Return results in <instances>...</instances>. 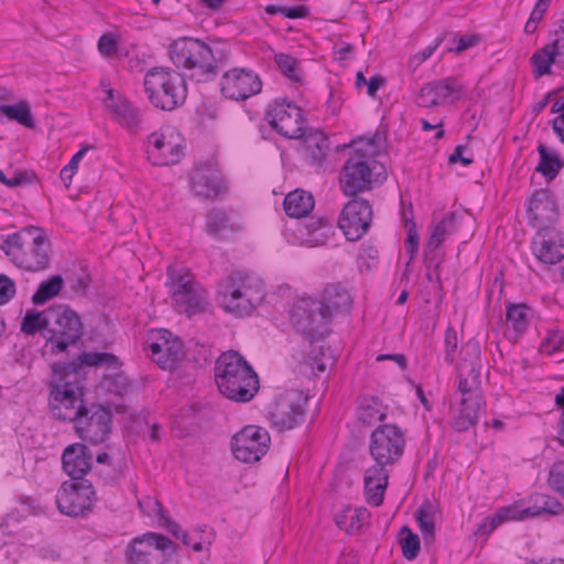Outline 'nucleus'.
Instances as JSON below:
<instances>
[{"instance_id": "nucleus-2", "label": "nucleus", "mask_w": 564, "mask_h": 564, "mask_svg": "<svg viewBox=\"0 0 564 564\" xmlns=\"http://www.w3.org/2000/svg\"><path fill=\"white\" fill-rule=\"evenodd\" d=\"M170 57L177 68L189 70L192 79L204 83L216 78L218 69L228 61V52L198 39L181 37L171 44Z\"/></svg>"}, {"instance_id": "nucleus-42", "label": "nucleus", "mask_w": 564, "mask_h": 564, "mask_svg": "<svg viewBox=\"0 0 564 564\" xmlns=\"http://www.w3.org/2000/svg\"><path fill=\"white\" fill-rule=\"evenodd\" d=\"M1 115L25 128L34 127L31 106L26 100H20L13 105L7 104L6 107H1Z\"/></svg>"}, {"instance_id": "nucleus-62", "label": "nucleus", "mask_w": 564, "mask_h": 564, "mask_svg": "<svg viewBox=\"0 0 564 564\" xmlns=\"http://www.w3.org/2000/svg\"><path fill=\"white\" fill-rule=\"evenodd\" d=\"M562 33L556 40H554L550 45L556 52L557 55V66L564 69V20L562 21L560 29L555 31V34Z\"/></svg>"}, {"instance_id": "nucleus-38", "label": "nucleus", "mask_w": 564, "mask_h": 564, "mask_svg": "<svg viewBox=\"0 0 564 564\" xmlns=\"http://www.w3.org/2000/svg\"><path fill=\"white\" fill-rule=\"evenodd\" d=\"M429 84L438 99V105L444 104L449 98L457 100L463 95V86L454 77L432 80Z\"/></svg>"}, {"instance_id": "nucleus-40", "label": "nucleus", "mask_w": 564, "mask_h": 564, "mask_svg": "<svg viewBox=\"0 0 564 564\" xmlns=\"http://www.w3.org/2000/svg\"><path fill=\"white\" fill-rule=\"evenodd\" d=\"M533 74L536 78L551 74V66L557 65V55L552 46L546 44L542 48L535 51L531 56Z\"/></svg>"}, {"instance_id": "nucleus-33", "label": "nucleus", "mask_w": 564, "mask_h": 564, "mask_svg": "<svg viewBox=\"0 0 564 564\" xmlns=\"http://www.w3.org/2000/svg\"><path fill=\"white\" fill-rule=\"evenodd\" d=\"M138 506L148 516L156 514L159 525L166 529L172 535L178 538L180 525L170 518L160 500L150 496L138 501Z\"/></svg>"}, {"instance_id": "nucleus-47", "label": "nucleus", "mask_w": 564, "mask_h": 564, "mask_svg": "<svg viewBox=\"0 0 564 564\" xmlns=\"http://www.w3.org/2000/svg\"><path fill=\"white\" fill-rule=\"evenodd\" d=\"M386 416V410L379 399L375 397L369 404L360 409L358 417L364 424L371 425L375 422L383 421Z\"/></svg>"}, {"instance_id": "nucleus-14", "label": "nucleus", "mask_w": 564, "mask_h": 564, "mask_svg": "<svg viewBox=\"0 0 564 564\" xmlns=\"http://www.w3.org/2000/svg\"><path fill=\"white\" fill-rule=\"evenodd\" d=\"M265 119L285 139H301L306 131L302 109L285 98L269 104Z\"/></svg>"}, {"instance_id": "nucleus-26", "label": "nucleus", "mask_w": 564, "mask_h": 564, "mask_svg": "<svg viewBox=\"0 0 564 564\" xmlns=\"http://www.w3.org/2000/svg\"><path fill=\"white\" fill-rule=\"evenodd\" d=\"M113 89L107 90L105 106L113 115L118 123L129 132L135 133L142 122V113L140 109L134 107L127 98L113 96Z\"/></svg>"}, {"instance_id": "nucleus-5", "label": "nucleus", "mask_w": 564, "mask_h": 564, "mask_svg": "<svg viewBox=\"0 0 564 564\" xmlns=\"http://www.w3.org/2000/svg\"><path fill=\"white\" fill-rule=\"evenodd\" d=\"M217 295L226 312L237 316L250 315L264 299L261 282L242 272H232L218 284Z\"/></svg>"}, {"instance_id": "nucleus-35", "label": "nucleus", "mask_w": 564, "mask_h": 564, "mask_svg": "<svg viewBox=\"0 0 564 564\" xmlns=\"http://www.w3.org/2000/svg\"><path fill=\"white\" fill-rule=\"evenodd\" d=\"M540 155V162L536 166V171L540 172L547 181L554 180L560 170L564 166V161L555 152L549 150V148L542 143L538 147Z\"/></svg>"}, {"instance_id": "nucleus-19", "label": "nucleus", "mask_w": 564, "mask_h": 564, "mask_svg": "<svg viewBox=\"0 0 564 564\" xmlns=\"http://www.w3.org/2000/svg\"><path fill=\"white\" fill-rule=\"evenodd\" d=\"M262 89L258 74L247 68H232L226 72L220 80L221 94L231 100H246Z\"/></svg>"}, {"instance_id": "nucleus-50", "label": "nucleus", "mask_w": 564, "mask_h": 564, "mask_svg": "<svg viewBox=\"0 0 564 564\" xmlns=\"http://www.w3.org/2000/svg\"><path fill=\"white\" fill-rule=\"evenodd\" d=\"M547 482L564 499V460H558L552 465Z\"/></svg>"}, {"instance_id": "nucleus-13", "label": "nucleus", "mask_w": 564, "mask_h": 564, "mask_svg": "<svg viewBox=\"0 0 564 564\" xmlns=\"http://www.w3.org/2000/svg\"><path fill=\"white\" fill-rule=\"evenodd\" d=\"M378 180L373 178L369 158L361 151H355L345 162L339 176V185L347 197H357L369 192Z\"/></svg>"}, {"instance_id": "nucleus-22", "label": "nucleus", "mask_w": 564, "mask_h": 564, "mask_svg": "<svg viewBox=\"0 0 564 564\" xmlns=\"http://www.w3.org/2000/svg\"><path fill=\"white\" fill-rule=\"evenodd\" d=\"M534 256L545 264H556L564 259V234L554 226L539 228L532 239Z\"/></svg>"}, {"instance_id": "nucleus-21", "label": "nucleus", "mask_w": 564, "mask_h": 564, "mask_svg": "<svg viewBox=\"0 0 564 564\" xmlns=\"http://www.w3.org/2000/svg\"><path fill=\"white\" fill-rule=\"evenodd\" d=\"M189 182L194 195L204 199H215L227 189L220 171L212 163L195 165L189 173Z\"/></svg>"}, {"instance_id": "nucleus-46", "label": "nucleus", "mask_w": 564, "mask_h": 564, "mask_svg": "<svg viewBox=\"0 0 564 564\" xmlns=\"http://www.w3.org/2000/svg\"><path fill=\"white\" fill-rule=\"evenodd\" d=\"M274 61L281 73L290 80L295 83H300L302 80L299 62L295 57L290 54L280 53L275 55Z\"/></svg>"}, {"instance_id": "nucleus-17", "label": "nucleus", "mask_w": 564, "mask_h": 564, "mask_svg": "<svg viewBox=\"0 0 564 564\" xmlns=\"http://www.w3.org/2000/svg\"><path fill=\"white\" fill-rule=\"evenodd\" d=\"M372 217L373 212L369 200L357 196L350 197L344 205L337 223L348 241H357L368 232Z\"/></svg>"}, {"instance_id": "nucleus-52", "label": "nucleus", "mask_w": 564, "mask_h": 564, "mask_svg": "<svg viewBox=\"0 0 564 564\" xmlns=\"http://www.w3.org/2000/svg\"><path fill=\"white\" fill-rule=\"evenodd\" d=\"M91 478H97L105 485H112L119 477V471L112 466H93Z\"/></svg>"}, {"instance_id": "nucleus-15", "label": "nucleus", "mask_w": 564, "mask_h": 564, "mask_svg": "<svg viewBox=\"0 0 564 564\" xmlns=\"http://www.w3.org/2000/svg\"><path fill=\"white\" fill-rule=\"evenodd\" d=\"M307 398L297 390H289L280 394L269 406L272 426L280 432L300 425L306 415Z\"/></svg>"}, {"instance_id": "nucleus-11", "label": "nucleus", "mask_w": 564, "mask_h": 564, "mask_svg": "<svg viewBox=\"0 0 564 564\" xmlns=\"http://www.w3.org/2000/svg\"><path fill=\"white\" fill-rule=\"evenodd\" d=\"M404 447V432L394 424H381L370 435L369 452L377 466L394 465L402 457Z\"/></svg>"}, {"instance_id": "nucleus-51", "label": "nucleus", "mask_w": 564, "mask_h": 564, "mask_svg": "<svg viewBox=\"0 0 564 564\" xmlns=\"http://www.w3.org/2000/svg\"><path fill=\"white\" fill-rule=\"evenodd\" d=\"M444 346H445V362L448 365L454 364L456 359V351L458 346L457 332L452 326L448 325L445 335H444Z\"/></svg>"}, {"instance_id": "nucleus-58", "label": "nucleus", "mask_w": 564, "mask_h": 564, "mask_svg": "<svg viewBox=\"0 0 564 564\" xmlns=\"http://www.w3.org/2000/svg\"><path fill=\"white\" fill-rule=\"evenodd\" d=\"M98 50L101 54L111 56L117 53L118 42L113 35L106 33L99 37Z\"/></svg>"}, {"instance_id": "nucleus-54", "label": "nucleus", "mask_w": 564, "mask_h": 564, "mask_svg": "<svg viewBox=\"0 0 564 564\" xmlns=\"http://www.w3.org/2000/svg\"><path fill=\"white\" fill-rule=\"evenodd\" d=\"M482 37L480 34H467L462 35L457 39V46L449 47L448 52H454L456 54H460L462 52L477 46L481 42Z\"/></svg>"}, {"instance_id": "nucleus-57", "label": "nucleus", "mask_w": 564, "mask_h": 564, "mask_svg": "<svg viewBox=\"0 0 564 564\" xmlns=\"http://www.w3.org/2000/svg\"><path fill=\"white\" fill-rule=\"evenodd\" d=\"M438 99L436 98L435 93L432 90L429 83L424 84L420 90L417 105L420 107L432 108L438 106Z\"/></svg>"}, {"instance_id": "nucleus-8", "label": "nucleus", "mask_w": 564, "mask_h": 564, "mask_svg": "<svg viewBox=\"0 0 564 564\" xmlns=\"http://www.w3.org/2000/svg\"><path fill=\"white\" fill-rule=\"evenodd\" d=\"M166 275L165 285L180 312L191 317L205 311L206 291L187 269L169 267Z\"/></svg>"}, {"instance_id": "nucleus-16", "label": "nucleus", "mask_w": 564, "mask_h": 564, "mask_svg": "<svg viewBox=\"0 0 564 564\" xmlns=\"http://www.w3.org/2000/svg\"><path fill=\"white\" fill-rule=\"evenodd\" d=\"M172 549L173 553L176 545L167 536L147 532L141 536L134 538L127 546L126 557L128 564H164L165 552Z\"/></svg>"}, {"instance_id": "nucleus-34", "label": "nucleus", "mask_w": 564, "mask_h": 564, "mask_svg": "<svg viewBox=\"0 0 564 564\" xmlns=\"http://www.w3.org/2000/svg\"><path fill=\"white\" fill-rule=\"evenodd\" d=\"M456 220L457 213L451 212L446 217H444L437 225H435L432 228L430 238L424 246V257L426 262L432 263L434 261V257L430 258V254L434 253L435 250L443 243V241L445 240V236L448 232V228L453 227Z\"/></svg>"}, {"instance_id": "nucleus-25", "label": "nucleus", "mask_w": 564, "mask_h": 564, "mask_svg": "<svg viewBox=\"0 0 564 564\" xmlns=\"http://www.w3.org/2000/svg\"><path fill=\"white\" fill-rule=\"evenodd\" d=\"M528 213L532 226H552L558 217L557 206L547 189L535 191L529 200Z\"/></svg>"}, {"instance_id": "nucleus-44", "label": "nucleus", "mask_w": 564, "mask_h": 564, "mask_svg": "<svg viewBox=\"0 0 564 564\" xmlns=\"http://www.w3.org/2000/svg\"><path fill=\"white\" fill-rule=\"evenodd\" d=\"M400 545L402 555L408 561H413L419 556L421 550V541L417 534L413 533L408 525L400 529Z\"/></svg>"}, {"instance_id": "nucleus-37", "label": "nucleus", "mask_w": 564, "mask_h": 564, "mask_svg": "<svg viewBox=\"0 0 564 564\" xmlns=\"http://www.w3.org/2000/svg\"><path fill=\"white\" fill-rule=\"evenodd\" d=\"M484 404H475L468 402V404H460L451 421V426L458 433L467 432L470 427H474L478 422V414Z\"/></svg>"}, {"instance_id": "nucleus-23", "label": "nucleus", "mask_w": 564, "mask_h": 564, "mask_svg": "<svg viewBox=\"0 0 564 564\" xmlns=\"http://www.w3.org/2000/svg\"><path fill=\"white\" fill-rule=\"evenodd\" d=\"M152 360L164 370H173L183 358V343L166 329L158 332V338L149 346Z\"/></svg>"}, {"instance_id": "nucleus-10", "label": "nucleus", "mask_w": 564, "mask_h": 564, "mask_svg": "<svg viewBox=\"0 0 564 564\" xmlns=\"http://www.w3.org/2000/svg\"><path fill=\"white\" fill-rule=\"evenodd\" d=\"M95 501L93 480L64 481L55 496L58 511L72 518L87 516Z\"/></svg>"}, {"instance_id": "nucleus-1", "label": "nucleus", "mask_w": 564, "mask_h": 564, "mask_svg": "<svg viewBox=\"0 0 564 564\" xmlns=\"http://www.w3.org/2000/svg\"><path fill=\"white\" fill-rule=\"evenodd\" d=\"M106 367L107 369H119L121 362L111 352H86L83 351L69 362H54L52 369L58 382L53 384L48 406L52 415L59 421L74 422L78 419L84 408V380L83 370L85 367Z\"/></svg>"}, {"instance_id": "nucleus-9", "label": "nucleus", "mask_w": 564, "mask_h": 564, "mask_svg": "<svg viewBox=\"0 0 564 564\" xmlns=\"http://www.w3.org/2000/svg\"><path fill=\"white\" fill-rule=\"evenodd\" d=\"M291 318L296 332L305 336L311 343L324 339L329 333L332 315L317 300H301L294 306Z\"/></svg>"}, {"instance_id": "nucleus-31", "label": "nucleus", "mask_w": 564, "mask_h": 564, "mask_svg": "<svg viewBox=\"0 0 564 564\" xmlns=\"http://www.w3.org/2000/svg\"><path fill=\"white\" fill-rule=\"evenodd\" d=\"M314 203V197L311 193L295 189L285 196L283 207L288 216L302 218L313 210Z\"/></svg>"}, {"instance_id": "nucleus-55", "label": "nucleus", "mask_w": 564, "mask_h": 564, "mask_svg": "<svg viewBox=\"0 0 564 564\" xmlns=\"http://www.w3.org/2000/svg\"><path fill=\"white\" fill-rule=\"evenodd\" d=\"M419 234L415 228V224L411 221V225L408 227L406 239H405V249L410 254V260H413L419 250Z\"/></svg>"}, {"instance_id": "nucleus-6", "label": "nucleus", "mask_w": 564, "mask_h": 564, "mask_svg": "<svg viewBox=\"0 0 564 564\" xmlns=\"http://www.w3.org/2000/svg\"><path fill=\"white\" fill-rule=\"evenodd\" d=\"M144 90L150 102L164 111L181 107L187 97L184 76L170 67H153L144 76Z\"/></svg>"}, {"instance_id": "nucleus-36", "label": "nucleus", "mask_w": 564, "mask_h": 564, "mask_svg": "<svg viewBox=\"0 0 564 564\" xmlns=\"http://www.w3.org/2000/svg\"><path fill=\"white\" fill-rule=\"evenodd\" d=\"M234 230V225L225 210L213 208L206 215V231L214 238L226 239L227 235Z\"/></svg>"}, {"instance_id": "nucleus-56", "label": "nucleus", "mask_w": 564, "mask_h": 564, "mask_svg": "<svg viewBox=\"0 0 564 564\" xmlns=\"http://www.w3.org/2000/svg\"><path fill=\"white\" fill-rule=\"evenodd\" d=\"M15 294V284L4 274H0V305L7 304Z\"/></svg>"}, {"instance_id": "nucleus-41", "label": "nucleus", "mask_w": 564, "mask_h": 564, "mask_svg": "<svg viewBox=\"0 0 564 564\" xmlns=\"http://www.w3.org/2000/svg\"><path fill=\"white\" fill-rule=\"evenodd\" d=\"M529 311L530 307L525 304H510L507 307V322L511 325L514 335L513 340H517L529 326Z\"/></svg>"}, {"instance_id": "nucleus-39", "label": "nucleus", "mask_w": 564, "mask_h": 564, "mask_svg": "<svg viewBox=\"0 0 564 564\" xmlns=\"http://www.w3.org/2000/svg\"><path fill=\"white\" fill-rule=\"evenodd\" d=\"M437 505L430 500H425L415 511V520L423 534L424 540L433 539L435 535V513Z\"/></svg>"}, {"instance_id": "nucleus-4", "label": "nucleus", "mask_w": 564, "mask_h": 564, "mask_svg": "<svg viewBox=\"0 0 564 564\" xmlns=\"http://www.w3.org/2000/svg\"><path fill=\"white\" fill-rule=\"evenodd\" d=\"M215 381L219 392L236 402H249L259 390V378L237 351L223 352L215 362Z\"/></svg>"}, {"instance_id": "nucleus-24", "label": "nucleus", "mask_w": 564, "mask_h": 564, "mask_svg": "<svg viewBox=\"0 0 564 564\" xmlns=\"http://www.w3.org/2000/svg\"><path fill=\"white\" fill-rule=\"evenodd\" d=\"M93 453L85 444H70L62 454L63 470L70 480H87L85 476L93 471Z\"/></svg>"}, {"instance_id": "nucleus-60", "label": "nucleus", "mask_w": 564, "mask_h": 564, "mask_svg": "<svg viewBox=\"0 0 564 564\" xmlns=\"http://www.w3.org/2000/svg\"><path fill=\"white\" fill-rule=\"evenodd\" d=\"M445 34L440 35L436 37L434 44L429 45L424 50L417 52L410 61V64H416V66L424 63L427 58L431 57V55L434 53V51L440 46V44L444 41Z\"/></svg>"}, {"instance_id": "nucleus-32", "label": "nucleus", "mask_w": 564, "mask_h": 564, "mask_svg": "<svg viewBox=\"0 0 564 564\" xmlns=\"http://www.w3.org/2000/svg\"><path fill=\"white\" fill-rule=\"evenodd\" d=\"M304 155L305 160L311 164L321 165L326 156L328 149L327 137L321 131L310 130L307 134L304 133Z\"/></svg>"}, {"instance_id": "nucleus-45", "label": "nucleus", "mask_w": 564, "mask_h": 564, "mask_svg": "<svg viewBox=\"0 0 564 564\" xmlns=\"http://www.w3.org/2000/svg\"><path fill=\"white\" fill-rule=\"evenodd\" d=\"M64 280L59 274H55L47 280L42 281L37 285V305H42L45 302L57 296L63 289Z\"/></svg>"}, {"instance_id": "nucleus-7", "label": "nucleus", "mask_w": 564, "mask_h": 564, "mask_svg": "<svg viewBox=\"0 0 564 564\" xmlns=\"http://www.w3.org/2000/svg\"><path fill=\"white\" fill-rule=\"evenodd\" d=\"M531 500L533 503L527 508H521L518 503L499 508L494 514L482 519L478 524L476 534L480 536L489 535L506 521H522L528 518H535L544 514L557 516L564 510L562 502L552 496L536 494L531 498Z\"/></svg>"}, {"instance_id": "nucleus-43", "label": "nucleus", "mask_w": 564, "mask_h": 564, "mask_svg": "<svg viewBox=\"0 0 564 564\" xmlns=\"http://www.w3.org/2000/svg\"><path fill=\"white\" fill-rule=\"evenodd\" d=\"M457 392L460 393V404H485L481 394V387L474 382V380L465 377H457Z\"/></svg>"}, {"instance_id": "nucleus-49", "label": "nucleus", "mask_w": 564, "mask_h": 564, "mask_svg": "<svg viewBox=\"0 0 564 564\" xmlns=\"http://www.w3.org/2000/svg\"><path fill=\"white\" fill-rule=\"evenodd\" d=\"M264 11L270 15L282 14L289 19H304L310 15V9L306 6L300 4L294 7L268 4Z\"/></svg>"}, {"instance_id": "nucleus-18", "label": "nucleus", "mask_w": 564, "mask_h": 564, "mask_svg": "<svg viewBox=\"0 0 564 564\" xmlns=\"http://www.w3.org/2000/svg\"><path fill=\"white\" fill-rule=\"evenodd\" d=\"M270 435L263 427L247 425L231 438L234 456L243 463L259 462L268 452Z\"/></svg>"}, {"instance_id": "nucleus-64", "label": "nucleus", "mask_w": 564, "mask_h": 564, "mask_svg": "<svg viewBox=\"0 0 564 564\" xmlns=\"http://www.w3.org/2000/svg\"><path fill=\"white\" fill-rule=\"evenodd\" d=\"M550 2L551 0H538L529 19L532 22L539 23L543 19L545 12L547 11Z\"/></svg>"}, {"instance_id": "nucleus-53", "label": "nucleus", "mask_w": 564, "mask_h": 564, "mask_svg": "<svg viewBox=\"0 0 564 564\" xmlns=\"http://www.w3.org/2000/svg\"><path fill=\"white\" fill-rule=\"evenodd\" d=\"M541 349L547 355H552L557 350H564V335L553 333L549 335L541 344Z\"/></svg>"}, {"instance_id": "nucleus-27", "label": "nucleus", "mask_w": 564, "mask_h": 564, "mask_svg": "<svg viewBox=\"0 0 564 564\" xmlns=\"http://www.w3.org/2000/svg\"><path fill=\"white\" fill-rule=\"evenodd\" d=\"M148 155L154 165H170L177 163L182 155V147L166 140L164 134L153 132L148 138Z\"/></svg>"}, {"instance_id": "nucleus-3", "label": "nucleus", "mask_w": 564, "mask_h": 564, "mask_svg": "<svg viewBox=\"0 0 564 564\" xmlns=\"http://www.w3.org/2000/svg\"><path fill=\"white\" fill-rule=\"evenodd\" d=\"M37 335L45 339L41 355L63 352L83 335V324L76 312L64 305H52L37 312Z\"/></svg>"}, {"instance_id": "nucleus-28", "label": "nucleus", "mask_w": 564, "mask_h": 564, "mask_svg": "<svg viewBox=\"0 0 564 564\" xmlns=\"http://www.w3.org/2000/svg\"><path fill=\"white\" fill-rule=\"evenodd\" d=\"M321 304L332 316L349 313L354 299L350 291L340 282L327 284L322 293Z\"/></svg>"}, {"instance_id": "nucleus-48", "label": "nucleus", "mask_w": 564, "mask_h": 564, "mask_svg": "<svg viewBox=\"0 0 564 564\" xmlns=\"http://www.w3.org/2000/svg\"><path fill=\"white\" fill-rule=\"evenodd\" d=\"M52 253V245L45 229L37 226V271L48 268Z\"/></svg>"}, {"instance_id": "nucleus-30", "label": "nucleus", "mask_w": 564, "mask_h": 564, "mask_svg": "<svg viewBox=\"0 0 564 564\" xmlns=\"http://www.w3.org/2000/svg\"><path fill=\"white\" fill-rule=\"evenodd\" d=\"M364 482L366 501L373 507L381 506L389 482L387 469L377 465L369 467L365 473Z\"/></svg>"}, {"instance_id": "nucleus-29", "label": "nucleus", "mask_w": 564, "mask_h": 564, "mask_svg": "<svg viewBox=\"0 0 564 564\" xmlns=\"http://www.w3.org/2000/svg\"><path fill=\"white\" fill-rule=\"evenodd\" d=\"M463 358L456 367L457 377H465L481 386V347L479 341L469 339L462 348Z\"/></svg>"}, {"instance_id": "nucleus-20", "label": "nucleus", "mask_w": 564, "mask_h": 564, "mask_svg": "<svg viewBox=\"0 0 564 564\" xmlns=\"http://www.w3.org/2000/svg\"><path fill=\"white\" fill-rule=\"evenodd\" d=\"M0 248L17 267L29 271L33 270L35 258V232L32 226L9 235L2 240Z\"/></svg>"}, {"instance_id": "nucleus-63", "label": "nucleus", "mask_w": 564, "mask_h": 564, "mask_svg": "<svg viewBox=\"0 0 564 564\" xmlns=\"http://www.w3.org/2000/svg\"><path fill=\"white\" fill-rule=\"evenodd\" d=\"M467 145L459 144L455 148L454 152L449 155L448 162L451 164H455L460 162L464 166H468L474 162V159L470 156H465L463 153L466 151Z\"/></svg>"}, {"instance_id": "nucleus-61", "label": "nucleus", "mask_w": 564, "mask_h": 564, "mask_svg": "<svg viewBox=\"0 0 564 564\" xmlns=\"http://www.w3.org/2000/svg\"><path fill=\"white\" fill-rule=\"evenodd\" d=\"M88 149V145L83 147L77 153L73 155L68 164L62 169L59 176L64 182L70 180V176H63V174L65 172H70V174H75V172L78 169L79 161L84 158Z\"/></svg>"}, {"instance_id": "nucleus-12", "label": "nucleus", "mask_w": 564, "mask_h": 564, "mask_svg": "<svg viewBox=\"0 0 564 564\" xmlns=\"http://www.w3.org/2000/svg\"><path fill=\"white\" fill-rule=\"evenodd\" d=\"M112 413L109 406L90 403L85 404L74 423L75 433L91 444L104 443L111 431Z\"/></svg>"}, {"instance_id": "nucleus-59", "label": "nucleus", "mask_w": 564, "mask_h": 564, "mask_svg": "<svg viewBox=\"0 0 564 564\" xmlns=\"http://www.w3.org/2000/svg\"><path fill=\"white\" fill-rule=\"evenodd\" d=\"M347 512L350 514L347 533L352 534L362 527V521L367 517V511L366 509H354L351 507H347Z\"/></svg>"}]
</instances>
